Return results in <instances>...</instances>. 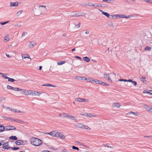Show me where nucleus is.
Instances as JSON below:
<instances>
[{"label": "nucleus", "mask_w": 152, "mask_h": 152, "mask_svg": "<svg viewBox=\"0 0 152 152\" xmlns=\"http://www.w3.org/2000/svg\"><path fill=\"white\" fill-rule=\"evenodd\" d=\"M31 143L35 146H38L42 144V141L40 139L36 137H32L30 139Z\"/></svg>", "instance_id": "obj_1"}, {"label": "nucleus", "mask_w": 152, "mask_h": 152, "mask_svg": "<svg viewBox=\"0 0 152 152\" xmlns=\"http://www.w3.org/2000/svg\"><path fill=\"white\" fill-rule=\"evenodd\" d=\"M15 144L17 145H25L27 144V142L26 140H18L15 142Z\"/></svg>", "instance_id": "obj_2"}, {"label": "nucleus", "mask_w": 152, "mask_h": 152, "mask_svg": "<svg viewBox=\"0 0 152 152\" xmlns=\"http://www.w3.org/2000/svg\"><path fill=\"white\" fill-rule=\"evenodd\" d=\"M109 82H112V80L115 79L116 77V75L114 73H112L109 74Z\"/></svg>", "instance_id": "obj_3"}, {"label": "nucleus", "mask_w": 152, "mask_h": 152, "mask_svg": "<svg viewBox=\"0 0 152 152\" xmlns=\"http://www.w3.org/2000/svg\"><path fill=\"white\" fill-rule=\"evenodd\" d=\"M56 137L61 139H64L65 138V136L62 133L58 132L56 134Z\"/></svg>", "instance_id": "obj_4"}, {"label": "nucleus", "mask_w": 152, "mask_h": 152, "mask_svg": "<svg viewBox=\"0 0 152 152\" xmlns=\"http://www.w3.org/2000/svg\"><path fill=\"white\" fill-rule=\"evenodd\" d=\"M3 147L2 148L4 149H8L11 148V147L9 145L8 142H6L3 144Z\"/></svg>", "instance_id": "obj_5"}, {"label": "nucleus", "mask_w": 152, "mask_h": 152, "mask_svg": "<svg viewBox=\"0 0 152 152\" xmlns=\"http://www.w3.org/2000/svg\"><path fill=\"white\" fill-rule=\"evenodd\" d=\"M119 17L121 18H129L134 17L133 15H130L127 16L125 15H119Z\"/></svg>", "instance_id": "obj_6"}, {"label": "nucleus", "mask_w": 152, "mask_h": 152, "mask_svg": "<svg viewBox=\"0 0 152 152\" xmlns=\"http://www.w3.org/2000/svg\"><path fill=\"white\" fill-rule=\"evenodd\" d=\"M7 128H5V130L8 131L10 130H15L16 128L14 126H7Z\"/></svg>", "instance_id": "obj_7"}, {"label": "nucleus", "mask_w": 152, "mask_h": 152, "mask_svg": "<svg viewBox=\"0 0 152 152\" xmlns=\"http://www.w3.org/2000/svg\"><path fill=\"white\" fill-rule=\"evenodd\" d=\"M34 15L36 16H39L42 14V12H41L39 10L37 9L36 8L34 9Z\"/></svg>", "instance_id": "obj_8"}, {"label": "nucleus", "mask_w": 152, "mask_h": 152, "mask_svg": "<svg viewBox=\"0 0 152 152\" xmlns=\"http://www.w3.org/2000/svg\"><path fill=\"white\" fill-rule=\"evenodd\" d=\"M144 108L146 109L147 111L150 112L151 110H152V107H151L148 106V105L145 104L144 105Z\"/></svg>", "instance_id": "obj_9"}, {"label": "nucleus", "mask_w": 152, "mask_h": 152, "mask_svg": "<svg viewBox=\"0 0 152 152\" xmlns=\"http://www.w3.org/2000/svg\"><path fill=\"white\" fill-rule=\"evenodd\" d=\"M36 45V43L35 41H32L30 42L29 44V46L31 48H32Z\"/></svg>", "instance_id": "obj_10"}, {"label": "nucleus", "mask_w": 152, "mask_h": 152, "mask_svg": "<svg viewBox=\"0 0 152 152\" xmlns=\"http://www.w3.org/2000/svg\"><path fill=\"white\" fill-rule=\"evenodd\" d=\"M77 101L79 102H88V100L86 99H84L83 98H77Z\"/></svg>", "instance_id": "obj_11"}, {"label": "nucleus", "mask_w": 152, "mask_h": 152, "mask_svg": "<svg viewBox=\"0 0 152 152\" xmlns=\"http://www.w3.org/2000/svg\"><path fill=\"white\" fill-rule=\"evenodd\" d=\"M121 106V105L119 103H114L112 106L113 107H115L116 108H119Z\"/></svg>", "instance_id": "obj_12"}, {"label": "nucleus", "mask_w": 152, "mask_h": 152, "mask_svg": "<svg viewBox=\"0 0 152 152\" xmlns=\"http://www.w3.org/2000/svg\"><path fill=\"white\" fill-rule=\"evenodd\" d=\"M28 93L29 95H31L32 96H34V95H36V94L35 93H38L37 92H36V91H31L29 90L28 91Z\"/></svg>", "instance_id": "obj_13"}, {"label": "nucleus", "mask_w": 152, "mask_h": 152, "mask_svg": "<svg viewBox=\"0 0 152 152\" xmlns=\"http://www.w3.org/2000/svg\"><path fill=\"white\" fill-rule=\"evenodd\" d=\"M94 6H95V7H106L104 4H101L98 3L94 4Z\"/></svg>", "instance_id": "obj_14"}, {"label": "nucleus", "mask_w": 152, "mask_h": 152, "mask_svg": "<svg viewBox=\"0 0 152 152\" xmlns=\"http://www.w3.org/2000/svg\"><path fill=\"white\" fill-rule=\"evenodd\" d=\"M57 132L56 133L55 131H53L50 132L48 133V134H50L53 137H56Z\"/></svg>", "instance_id": "obj_15"}, {"label": "nucleus", "mask_w": 152, "mask_h": 152, "mask_svg": "<svg viewBox=\"0 0 152 152\" xmlns=\"http://www.w3.org/2000/svg\"><path fill=\"white\" fill-rule=\"evenodd\" d=\"M20 91H22L21 93L23 94L26 95H28V91L26 90L21 89V90Z\"/></svg>", "instance_id": "obj_16"}, {"label": "nucleus", "mask_w": 152, "mask_h": 152, "mask_svg": "<svg viewBox=\"0 0 152 152\" xmlns=\"http://www.w3.org/2000/svg\"><path fill=\"white\" fill-rule=\"evenodd\" d=\"M85 15V13L83 12H79L75 14L76 17L84 16Z\"/></svg>", "instance_id": "obj_17"}, {"label": "nucleus", "mask_w": 152, "mask_h": 152, "mask_svg": "<svg viewBox=\"0 0 152 152\" xmlns=\"http://www.w3.org/2000/svg\"><path fill=\"white\" fill-rule=\"evenodd\" d=\"M12 121H15L18 123H20L21 122V121L18 119H14L12 118H10L9 119Z\"/></svg>", "instance_id": "obj_18"}, {"label": "nucleus", "mask_w": 152, "mask_h": 152, "mask_svg": "<svg viewBox=\"0 0 152 152\" xmlns=\"http://www.w3.org/2000/svg\"><path fill=\"white\" fill-rule=\"evenodd\" d=\"M83 124H81L77 123L76 124H74V125L76 127L82 128Z\"/></svg>", "instance_id": "obj_19"}, {"label": "nucleus", "mask_w": 152, "mask_h": 152, "mask_svg": "<svg viewBox=\"0 0 152 152\" xmlns=\"http://www.w3.org/2000/svg\"><path fill=\"white\" fill-rule=\"evenodd\" d=\"M104 77L106 80H107L109 82V74H104Z\"/></svg>", "instance_id": "obj_20"}, {"label": "nucleus", "mask_w": 152, "mask_h": 152, "mask_svg": "<svg viewBox=\"0 0 152 152\" xmlns=\"http://www.w3.org/2000/svg\"><path fill=\"white\" fill-rule=\"evenodd\" d=\"M81 129H85L89 130H91V129L90 128H89L88 126L83 124V126Z\"/></svg>", "instance_id": "obj_21"}, {"label": "nucleus", "mask_w": 152, "mask_h": 152, "mask_svg": "<svg viewBox=\"0 0 152 152\" xmlns=\"http://www.w3.org/2000/svg\"><path fill=\"white\" fill-rule=\"evenodd\" d=\"M10 4L11 7H15L17 6L18 5V2H11Z\"/></svg>", "instance_id": "obj_22"}, {"label": "nucleus", "mask_w": 152, "mask_h": 152, "mask_svg": "<svg viewBox=\"0 0 152 152\" xmlns=\"http://www.w3.org/2000/svg\"><path fill=\"white\" fill-rule=\"evenodd\" d=\"M88 81L91 82L95 84V80L94 79L90 78H88Z\"/></svg>", "instance_id": "obj_23"}, {"label": "nucleus", "mask_w": 152, "mask_h": 152, "mask_svg": "<svg viewBox=\"0 0 152 152\" xmlns=\"http://www.w3.org/2000/svg\"><path fill=\"white\" fill-rule=\"evenodd\" d=\"M100 11L104 15L107 17L109 18L110 15L108 13L104 12L101 10H100Z\"/></svg>", "instance_id": "obj_24"}, {"label": "nucleus", "mask_w": 152, "mask_h": 152, "mask_svg": "<svg viewBox=\"0 0 152 152\" xmlns=\"http://www.w3.org/2000/svg\"><path fill=\"white\" fill-rule=\"evenodd\" d=\"M83 60L87 62H89L90 61V58L88 57H83Z\"/></svg>", "instance_id": "obj_25"}, {"label": "nucleus", "mask_w": 152, "mask_h": 152, "mask_svg": "<svg viewBox=\"0 0 152 152\" xmlns=\"http://www.w3.org/2000/svg\"><path fill=\"white\" fill-rule=\"evenodd\" d=\"M9 138L10 140H17V137L16 136H12L10 137Z\"/></svg>", "instance_id": "obj_26"}, {"label": "nucleus", "mask_w": 152, "mask_h": 152, "mask_svg": "<svg viewBox=\"0 0 152 152\" xmlns=\"http://www.w3.org/2000/svg\"><path fill=\"white\" fill-rule=\"evenodd\" d=\"M83 115L85 116H86L88 117H91L93 116V115L91 113H85Z\"/></svg>", "instance_id": "obj_27"}, {"label": "nucleus", "mask_w": 152, "mask_h": 152, "mask_svg": "<svg viewBox=\"0 0 152 152\" xmlns=\"http://www.w3.org/2000/svg\"><path fill=\"white\" fill-rule=\"evenodd\" d=\"M102 1H106L108 3H114L115 1L114 0H102Z\"/></svg>", "instance_id": "obj_28"}, {"label": "nucleus", "mask_w": 152, "mask_h": 152, "mask_svg": "<svg viewBox=\"0 0 152 152\" xmlns=\"http://www.w3.org/2000/svg\"><path fill=\"white\" fill-rule=\"evenodd\" d=\"M5 129L4 126L2 125L1 126L0 125V132H2L5 130Z\"/></svg>", "instance_id": "obj_29"}, {"label": "nucleus", "mask_w": 152, "mask_h": 152, "mask_svg": "<svg viewBox=\"0 0 152 152\" xmlns=\"http://www.w3.org/2000/svg\"><path fill=\"white\" fill-rule=\"evenodd\" d=\"M10 39L8 35L5 36L4 38V41L5 42H6L7 41L9 40Z\"/></svg>", "instance_id": "obj_30"}, {"label": "nucleus", "mask_w": 152, "mask_h": 152, "mask_svg": "<svg viewBox=\"0 0 152 152\" xmlns=\"http://www.w3.org/2000/svg\"><path fill=\"white\" fill-rule=\"evenodd\" d=\"M12 90L16 91H19L21 90V89L18 88L13 87Z\"/></svg>", "instance_id": "obj_31"}, {"label": "nucleus", "mask_w": 152, "mask_h": 152, "mask_svg": "<svg viewBox=\"0 0 152 152\" xmlns=\"http://www.w3.org/2000/svg\"><path fill=\"white\" fill-rule=\"evenodd\" d=\"M102 81L99 80H95V84H101Z\"/></svg>", "instance_id": "obj_32"}, {"label": "nucleus", "mask_w": 152, "mask_h": 152, "mask_svg": "<svg viewBox=\"0 0 152 152\" xmlns=\"http://www.w3.org/2000/svg\"><path fill=\"white\" fill-rule=\"evenodd\" d=\"M151 47L148 46H147L144 49V50H145L149 51L151 50Z\"/></svg>", "instance_id": "obj_33"}, {"label": "nucleus", "mask_w": 152, "mask_h": 152, "mask_svg": "<svg viewBox=\"0 0 152 152\" xmlns=\"http://www.w3.org/2000/svg\"><path fill=\"white\" fill-rule=\"evenodd\" d=\"M70 119L71 120H74L76 122H77V121L75 117L71 115V116L70 117Z\"/></svg>", "instance_id": "obj_34"}, {"label": "nucleus", "mask_w": 152, "mask_h": 152, "mask_svg": "<svg viewBox=\"0 0 152 152\" xmlns=\"http://www.w3.org/2000/svg\"><path fill=\"white\" fill-rule=\"evenodd\" d=\"M65 63V62L64 61H60L59 62H58L57 64L58 65H60L64 64Z\"/></svg>", "instance_id": "obj_35"}, {"label": "nucleus", "mask_w": 152, "mask_h": 152, "mask_svg": "<svg viewBox=\"0 0 152 152\" xmlns=\"http://www.w3.org/2000/svg\"><path fill=\"white\" fill-rule=\"evenodd\" d=\"M75 143H77V144H79L80 145H82V146H83L86 147V146L85 145H83V144L77 141H75Z\"/></svg>", "instance_id": "obj_36"}, {"label": "nucleus", "mask_w": 152, "mask_h": 152, "mask_svg": "<svg viewBox=\"0 0 152 152\" xmlns=\"http://www.w3.org/2000/svg\"><path fill=\"white\" fill-rule=\"evenodd\" d=\"M6 99V98L4 97L3 96H0V103L2 101L5 100Z\"/></svg>", "instance_id": "obj_37"}, {"label": "nucleus", "mask_w": 152, "mask_h": 152, "mask_svg": "<svg viewBox=\"0 0 152 152\" xmlns=\"http://www.w3.org/2000/svg\"><path fill=\"white\" fill-rule=\"evenodd\" d=\"M8 81L9 82H13L15 80V79H14L13 78H10L9 77V78H8Z\"/></svg>", "instance_id": "obj_38"}, {"label": "nucleus", "mask_w": 152, "mask_h": 152, "mask_svg": "<svg viewBox=\"0 0 152 152\" xmlns=\"http://www.w3.org/2000/svg\"><path fill=\"white\" fill-rule=\"evenodd\" d=\"M79 77V78H81V79L82 80H87V81H88V78H86L85 77Z\"/></svg>", "instance_id": "obj_39"}, {"label": "nucleus", "mask_w": 152, "mask_h": 152, "mask_svg": "<svg viewBox=\"0 0 152 152\" xmlns=\"http://www.w3.org/2000/svg\"><path fill=\"white\" fill-rule=\"evenodd\" d=\"M72 148L74 150H77V151L79 150V148L78 147H76L75 146H72Z\"/></svg>", "instance_id": "obj_40"}, {"label": "nucleus", "mask_w": 152, "mask_h": 152, "mask_svg": "<svg viewBox=\"0 0 152 152\" xmlns=\"http://www.w3.org/2000/svg\"><path fill=\"white\" fill-rule=\"evenodd\" d=\"M10 148L13 150H16L19 149V148L17 147H11Z\"/></svg>", "instance_id": "obj_41"}, {"label": "nucleus", "mask_w": 152, "mask_h": 152, "mask_svg": "<svg viewBox=\"0 0 152 152\" xmlns=\"http://www.w3.org/2000/svg\"><path fill=\"white\" fill-rule=\"evenodd\" d=\"M23 12V10H20V11L18 12L17 13V16H18L20 15Z\"/></svg>", "instance_id": "obj_42"}, {"label": "nucleus", "mask_w": 152, "mask_h": 152, "mask_svg": "<svg viewBox=\"0 0 152 152\" xmlns=\"http://www.w3.org/2000/svg\"><path fill=\"white\" fill-rule=\"evenodd\" d=\"M145 77H142L141 78V80L142 81L143 83H145V81H146L145 80Z\"/></svg>", "instance_id": "obj_43"}, {"label": "nucleus", "mask_w": 152, "mask_h": 152, "mask_svg": "<svg viewBox=\"0 0 152 152\" xmlns=\"http://www.w3.org/2000/svg\"><path fill=\"white\" fill-rule=\"evenodd\" d=\"M101 85H103V86H109V85L108 84L102 82Z\"/></svg>", "instance_id": "obj_44"}, {"label": "nucleus", "mask_w": 152, "mask_h": 152, "mask_svg": "<svg viewBox=\"0 0 152 152\" xmlns=\"http://www.w3.org/2000/svg\"><path fill=\"white\" fill-rule=\"evenodd\" d=\"M9 22V21H7L4 22H1L0 23V24L1 25H5V24L7 23H8Z\"/></svg>", "instance_id": "obj_45"}, {"label": "nucleus", "mask_w": 152, "mask_h": 152, "mask_svg": "<svg viewBox=\"0 0 152 152\" xmlns=\"http://www.w3.org/2000/svg\"><path fill=\"white\" fill-rule=\"evenodd\" d=\"M7 87L8 89L12 90V88H13V87L9 86V85H7Z\"/></svg>", "instance_id": "obj_46"}, {"label": "nucleus", "mask_w": 152, "mask_h": 152, "mask_svg": "<svg viewBox=\"0 0 152 152\" xmlns=\"http://www.w3.org/2000/svg\"><path fill=\"white\" fill-rule=\"evenodd\" d=\"M36 92H37L38 93H35L36 94V95H34L39 96L40 95L42 94L41 93H39V92L38 91H36Z\"/></svg>", "instance_id": "obj_47"}, {"label": "nucleus", "mask_w": 152, "mask_h": 152, "mask_svg": "<svg viewBox=\"0 0 152 152\" xmlns=\"http://www.w3.org/2000/svg\"><path fill=\"white\" fill-rule=\"evenodd\" d=\"M26 56H28V57H26V56H22V58L23 59H25L26 58H29V55L28 54H26Z\"/></svg>", "instance_id": "obj_48"}, {"label": "nucleus", "mask_w": 152, "mask_h": 152, "mask_svg": "<svg viewBox=\"0 0 152 152\" xmlns=\"http://www.w3.org/2000/svg\"><path fill=\"white\" fill-rule=\"evenodd\" d=\"M5 75H6V74H4V75H2V76L4 78H5V79H8V78H9V77H8L7 76Z\"/></svg>", "instance_id": "obj_49"}, {"label": "nucleus", "mask_w": 152, "mask_h": 152, "mask_svg": "<svg viewBox=\"0 0 152 152\" xmlns=\"http://www.w3.org/2000/svg\"><path fill=\"white\" fill-rule=\"evenodd\" d=\"M67 115V113H62V116H63V117H65L66 118Z\"/></svg>", "instance_id": "obj_50"}, {"label": "nucleus", "mask_w": 152, "mask_h": 152, "mask_svg": "<svg viewBox=\"0 0 152 152\" xmlns=\"http://www.w3.org/2000/svg\"><path fill=\"white\" fill-rule=\"evenodd\" d=\"M120 81H124V82H127V80L124 79H120L119 80Z\"/></svg>", "instance_id": "obj_51"}, {"label": "nucleus", "mask_w": 152, "mask_h": 152, "mask_svg": "<svg viewBox=\"0 0 152 152\" xmlns=\"http://www.w3.org/2000/svg\"><path fill=\"white\" fill-rule=\"evenodd\" d=\"M132 84H133L134 86H136L137 85V82L135 81H132Z\"/></svg>", "instance_id": "obj_52"}, {"label": "nucleus", "mask_w": 152, "mask_h": 152, "mask_svg": "<svg viewBox=\"0 0 152 152\" xmlns=\"http://www.w3.org/2000/svg\"><path fill=\"white\" fill-rule=\"evenodd\" d=\"M3 107L5 108V109L9 110H10L11 108L9 107H7L6 106H3Z\"/></svg>", "instance_id": "obj_53"}, {"label": "nucleus", "mask_w": 152, "mask_h": 152, "mask_svg": "<svg viewBox=\"0 0 152 152\" xmlns=\"http://www.w3.org/2000/svg\"><path fill=\"white\" fill-rule=\"evenodd\" d=\"M42 86H53L52 85H51V84H48L47 85L44 84V85H43Z\"/></svg>", "instance_id": "obj_54"}, {"label": "nucleus", "mask_w": 152, "mask_h": 152, "mask_svg": "<svg viewBox=\"0 0 152 152\" xmlns=\"http://www.w3.org/2000/svg\"><path fill=\"white\" fill-rule=\"evenodd\" d=\"M88 6H94V4H92L91 3H89L88 4Z\"/></svg>", "instance_id": "obj_55"}, {"label": "nucleus", "mask_w": 152, "mask_h": 152, "mask_svg": "<svg viewBox=\"0 0 152 152\" xmlns=\"http://www.w3.org/2000/svg\"><path fill=\"white\" fill-rule=\"evenodd\" d=\"M80 23L79 22L78 24L76 26V28H78L80 27Z\"/></svg>", "instance_id": "obj_56"}, {"label": "nucleus", "mask_w": 152, "mask_h": 152, "mask_svg": "<svg viewBox=\"0 0 152 152\" xmlns=\"http://www.w3.org/2000/svg\"><path fill=\"white\" fill-rule=\"evenodd\" d=\"M26 34H27V32H23V33H22V37L24 36L25 35H26Z\"/></svg>", "instance_id": "obj_57"}, {"label": "nucleus", "mask_w": 152, "mask_h": 152, "mask_svg": "<svg viewBox=\"0 0 152 152\" xmlns=\"http://www.w3.org/2000/svg\"><path fill=\"white\" fill-rule=\"evenodd\" d=\"M75 58H78V59H80V60H82V58L79 56H75Z\"/></svg>", "instance_id": "obj_58"}, {"label": "nucleus", "mask_w": 152, "mask_h": 152, "mask_svg": "<svg viewBox=\"0 0 152 152\" xmlns=\"http://www.w3.org/2000/svg\"><path fill=\"white\" fill-rule=\"evenodd\" d=\"M144 137H150V138H152V136H144Z\"/></svg>", "instance_id": "obj_59"}, {"label": "nucleus", "mask_w": 152, "mask_h": 152, "mask_svg": "<svg viewBox=\"0 0 152 152\" xmlns=\"http://www.w3.org/2000/svg\"><path fill=\"white\" fill-rule=\"evenodd\" d=\"M129 114H133L135 115H137L136 114H135V113L133 112H129Z\"/></svg>", "instance_id": "obj_60"}, {"label": "nucleus", "mask_w": 152, "mask_h": 152, "mask_svg": "<svg viewBox=\"0 0 152 152\" xmlns=\"http://www.w3.org/2000/svg\"><path fill=\"white\" fill-rule=\"evenodd\" d=\"M71 116V115L67 114V115L66 118H69V119H70V116Z\"/></svg>", "instance_id": "obj_61"}, {"label": "nucleus", "mask_w": 152, "mask_h": 152, "mask_svg": "<svg viewBox=\"0 0 152 152\" xmlns=\"http://www.w3.org/2000/svg\"><path fill=\"white\" fill-rule=\"evenodd\" d=\"M40 7H44V8H45L46 7V6L44 5H40L39 6V8H40Z\"/></svg>", "instance_id": "obj_62"}, {"label": "nucleus", "mask_w": 152, "mask_h": 152, "mask_svg": "<svg viewBox=\"0 0 152 152\" xmlns=\"http://www.w3.org/2000/svg\"><path fill=\"white\" fill-rule=\"evenodd\" d=\"M113 16H115V17L116 18H117L118 17H119V15H113Z\"/></svg>", "instance_id": "obj_63"}, {"label": "nucleus", "mask_w": 152, "mask_h": 152, "mask_svg": "<svg viewBox=\"0 0 152 152\" xmlns=\"http://www.w3.org/2000/svg\"><path fill=\"white\" fill-rule=\"evenodd\" d=\"M10 110L12 111H15V109H14V108H11L10 109Z\"/></svg>", "instance_id": "obj_64"}]
</instances>
